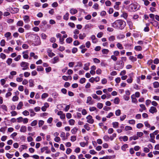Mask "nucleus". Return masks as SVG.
<instances>
[{
  "label": "nucleus",
  "mask_w": 159,
  "mask_h": 159,
  "mask_svg": "<svg viewBox=\"0 0 159 159\" xmlns=\"http://www.w3.org/2000/svg\"><path fill=\"white\" fill-rule=\"evenodd\" d=\"M128 15L127 13L125 12H124L122 13V14L121 15V17H123L125 19H126L127 18Z\"/></svg>",
  "instance_id": "58"
},
{
  "label": "nucleus",
  "mask_w": 159,
  "mask_h": 159,
  "mask_svg": "<svg viewBox=\"0 0 159 159\" xmlns=\"http://www.w3.org/2000/svg\"><path fill=\"white\" fill-rule=\"evenodd\" d=\"M116 46L118 48L120 49H122L123 48L122 44L120 43H117Z\"/></svg>",
  "instance_id": "40"
},
{
  "label": "nucleus",
  "mask_w": 159,
  "mask_h": 159,
  "mask_svg": "<svg viewBox=\"0 0 159 159\" xmlns=\"http://www.w3.org/2000/svg\"><path fill=\"white\" fill-rule=\"evenodd\" d=\"M48 96V93H43L41 96V98L42 99L45 98H46Z\"/></svg>",
  "instance_id": "54"
},
{
  "label": "nucleus",
  "mask_w": 159,
  "mask_h": 159,
  "mask_svg": "<svg viewBox=\"0 0 159 159\" xmlns=\"http://www.w3.org/2000/svg\"><path fill=\"white\" fill-rule=\"evenodd\" d=\"M38 121L37 120H34L31 123V125L32 126H35L37 124Z\"/></svg>",
  "instance_id": "46"
},
{
  "label": "nucleus",
  "mask_w": 159,
  "mask_h": 159,
  "mask_svg": "<svg viewBox=\"0 0 159 159\" xmlns=\"http://www.w3.org/2000/svg\"><path fill=\"white\" fill-rule=\"evenodd\" d=\"M23 20L25 23H27L30 21V17L27 15H25L23 17Z\"/></svg>",
  "instance_id": "14"
},
{
  "label": "nucleus",
  "mask_w": 159,
  "mask_h": 159,
  "mask_svg": "<svg viewBox=\"0 0 159 159\" xmlns=\"http://www.w3.org/2000/svg\"><path fill=\"white\" fill-rule=\"evenodd\" d=\"M0 107L1 108L3 111H7L8 110L7 106L5 105H0Z\"/></svg>",
  "instance_id": "18"
},
{
  "label": "nucleus",
  "mask_w": 159,
  "mask_h": 159,
  "mask_svg": "<svg viewBox=\"0 0 159 159\" xmlns=\"http://www.w3.org/2000/svg\"><path fill=\"white\" fill-rule=\"evenodd\" d=\"M103 106V105L102 103H98L97 104V107L100 109H102Z\"/></svg>",
  "instance_id": "52"
},
{
  "label": "nucleus",
  "mask_w": 159,
  "mask_h": 159,
  "mask_svg": "<svg viewBox=\"0 0 159 159\" xmlns=\"http://www.w3.org/2000/svg\"><path fill=\"white\" fill-rule=\"evenodd\" d=\"M121 4L120 2H117L115 3V5L114 6V8L118 10L119 9V6Z\"/></svg>",
  "instance_id": "17"
},
{
  "label": "nucleus",
  "mask_w": 159,
  "mask_h": 159,
  "mask_svg": "<svg viewBox=\"0 0 159 159\" xmlns=\"http://www.w3.org/2000/svg\"><path fill=\"white\" fill-rule=\"evenodd\" d=\"M66 42L68 43H70L72 41V39L71 38H67L66 40Z\"/></svg>",
  "instance_id": "61"
},
{
  "label": "nucleus",
  "mask_w": 159,
  "mask_h": 159,
  "mask_svg": "<svg viewBox=\"0 0 159 159\" xmlns=\"http://www.w3.org/2000/svg\"><path fill=\"white\" fill-rule=\"evenodd\" d=\"M132 95L134 96V98H139L140 96V93L139 92H136L134 94H133Z\"/></svg>",
  "instance_id": "37"
},
{
  "label": "nucleus",
  "mask_w": 159,
  "mask_h": 159,
  "mask_svg": "<svg viewBox=\"0 0 159 159\" xmlns=\"http://www.w3.org/2000/svg\"><path fill=\"white\" fill-rule=\"evenodd\" d=\"M69 125H74L75 120L72 119H70L69 120Z\"/></svg>",
  "instance_id": "41"
},
{
  "label": "nucleus",
  "mask_w": 159,
  "mask_h": 159,
  "mask_svg": "<svg viewBox=\"0 0 159 159\" xmlns=\"http://www.w3.org/2000/svg\"><path fill=\"white\" fill-rule=\"evenodd\" d=\"M30 112V116L31 117L34 116L36 113H35L33 109H30L29 110Z\"/></svg>",
  "instance_id": "26"
},
{
  "label": "nucleus",
  "mask_w": 159,
  "mask_h": 159,
  "mask_svg": "<svg viewBox=\"0 0 159 159\" xmlns=\"http://www.w3.org/2000/svg\"><path fill=\"white\" fill-rule=\"evenodd\" d=\"M134 96L131 95V98L132 100V102L135 104H137L138 103V101L137 99L134 97Z\"/></svg>",
  "instance_id": "21"
},
{
  "label": "nucleus",
  "mask_w": 159,
  "mask_h": 159,
  "mask_svg": "<svg viewBox=\"0 0 159 159\" xmlns=\"http://www.w3.org/2000/svg\"><path fill=\"white\" fill-rule=\"evenodd\" d=\"M122 139L125 142L128 140V137L126 136H125L123 137L121 136L119 138V139Z\"/></svg>",
  "instance_id": "33"
},
{
  "label": "nucleus",
  "mask_w": 159,
  "mask_h": 159,
  "mask_svg": "<svg viewBox=\"0 0 159 159\" xmlns=\"http://www.w3.org/2000/svg\"><path fill=\"white\" fill-rule=\"evenodd\" d=\"M93 26V25L91 24H86L85 26V29H86L92 28Z\"/></svg>",
  "instance_id": "34"
},
{
  "label": "nucleus",
  "mask_w": 159,
  "mask_h": 159,
  "mask_svg": "<svg viewBox=\"0 0 159 159\" xmlns=\"http://www.w3.org/2000/svg\"><path fill=\"white\" fill-rule=\"evenodd\" d=\"M11 33L9 32H7L4 34V36L6 37L7 40L10 39L11 38Z\"/></svg>",
  "instance_id": "9"
},
{
  "label": "nucleus",
  "mask_w": 159,
  "mask_h": 159,
  "mask_svg": "<svg viewBox=\"0 0 159 159\" xmlns=\"http://www.w3.org/2000/svg\"><path fill=\"white\" fill-rule=\"evenodd\" d=\"M128 123L131 125H134L135 123V121L134 120H130L128 121Z\"/></svg>",
  "instance_id": "62"
},
{
  "label": "nucleus",
  "mask_w": 159,
  "mask_h": 159,
  "mask_svg": "<svg viewBox=\"0 0 159 159\" xmlns=\"http://www.w3.org/2000/svg\"><path fill=\"white\" fill-rule=\"evenodd\" d=\"M111 101H113L114 103L116 104H118L120 102V100L118 97H116L114 100L111 99Z\"/></svg>",
  "instance_id": "11"
},
{
  "label": "nucleus",
  "mask_w": 159,
  "mask_h": 159,
  "mask_svg": "<svg viewBox=\"0 0 159 159\" xmlns=\"http://www.w3.org/2000/svg\"><path fill=\"white\" fill-rule=\"evenodd\" d=\"M129 59L132 62H133L137 61V58L133 56H130L129 57Z\"/></svg>",
  "instance_id": "27"
},
{
  "label": "nucleus",
  "mask_w": 159,
  "mask_h": 159,
  "mask_svg": "<svg viewBox=\"0 0 159 159\" xmlns=\"http://www.w3.org/2000/svg\"><path fill=\"white\" fill-rule=\"evenodd\" d=\"M33 37L34 38V40L33 44L34 46H38L41 44V42L39 36L37 34L33 35Z\"/></svg>",
  "instance_id": "3"
},
{
  "label": "nucleus",
  "mask_w": 159,
  "mask_h": 159,
  "mask_svg": "<svg viewBox=\"0 0 159 159\" xmlns=\"http://www.w3.org/2000/svg\"><path fill=\"white\" fill-rule=\"evenodd\" d=\"M65 134L64 132H62L60 134V136L62 138V139L63 140L66 139L65 137Z\"/></svg>",
  "instance_id": "48"
},
{
  "label": "nucleus",
  "mask_w": 159,
  "mask_h": 159,
  "mask_svg": "<svg viewBox=\"0 0 159 159\" xmlns=\"http://www.w3.org/2000/svg\"><path fill=\"white\" fill-rule=\"evenodd\" d=\"M89 110L90 111H98V109L95 107H90L89 108Z\"/></svg>",
  "instance_id": "43"
},
{
  "label": "nucleus",
  "mask_w": 159,
  "mask_h": 159,
  "mask_svg": "<svg viewBox=\"0 0 159 159\" xmlns=\"http://www.w3.org/2000/svg\"><path fill=\"white\" fill-rule=\"evenodd\" d=\"M52 63L55 64L59 61V57H54L52 60Z\"/></svg>",
  "instance_id": "23"
},
{
  "label": "nucleus",
  "mask_w": 159,
  "mask_h": 159,
  "mask_svg": "<svg viewBox=\"0 0 159 159\" xmlns=\"http://www.w3.org/2000/svg\"><path fill=\"white\" fill-rule=\"evenodd\" d=\"M84 127L86 130L88 131H89L90 129L89 124L87 123L84 125Z\"/></svg>",
  "instance_id": "42"
},
{
  "label": "nucleus",
  "mask_w": 159,
  "mask_h": 159,
  "mask_svg": "<svg viewBox=\"0 0 159 159\" xmlns=\"http://www.w3.org/2000/svg\"><path fill=\"white\" fill-rule=\"evenodd\" d=\"M153 85L154 88H157L159 86V83L158 82H155L153 83Z\"/></svg>",
  "instance_id": "49"
},
{
  "label": "nucleus",
  "mask_w": 159,
  "mask_h": 159,
  "mask_svg": "<svg viewBox=\"0 0 159 159\" xmlns=\"http://www.w3.org/2000/svg\"><path fill=\"white\" fill-rule=\"evenodd\" d=\"M70 12L71 15H74L78 12V10L74 8H71L70 10Z\"/></svg>",
  "instance_id": "10"
},
{
  "label": "nucleus",
  "mask_w": 159,
  "mask_h": 159,
  "mask_svg": "<svg viewBox=\"0 0 159 159\" xmlns=\"http://www.w3.org/2000/svg\"><path fill=\"white\" fill-rule=\"evenodd\" d=\"M23 21L22 20H20L17 22L16 25L18 26H22L23 25Z\"/></svg>",
  "instance_id": "30"
},
{
  "label": "nucleus",
  "mask_w": 159,
  "mask_h": 159,
  "mask_svg": "<svg viewBox=\"0 0 159 159\" xmlns=\"http://www.w3.org/2000/svg\"><path fill=\"white\" fill-rule=\"evenodd\" d=\"M29 86L30 87H33L34 86V81L33 80L30 79L29 80Z\"/></svg>",
  "instance_id": "16"
},
{
  "label": "nucleus",
  "mask_w": 159,
  "mask_h": 159,
  "mask_svg": "<svg viewBox=\"0 0 159 159\" xmlns=\"http://www.w3.org/2000/svg\"><path fill=\"white\" fill-rule=\"evenodd\" d=\"M121 114V111L120 109L117 110L115 111V114L116 116H119Z\"/></svg>",
  "instance_id": "47"
},
{
  "label": "nucleus",
  "mask_w": 159,
  "mask_h": 159,
  "mask_svg": "<svg viewBox=\"0 0 159 159\" xmlns=\"http://www.w3.org/2000/svg\"><path fill=\"white\" fill-rule=\"evenodd\" d=\"M37 70L38 71H41L43 70V68L41 66H38L37 68Z\"/></svg>",
  "instance_id": "51"
},
{
  "label": "nucleus",
  "mask_w": 159,
  "mask_h": 159,
  "mask_svg": "<svg viewBox=\"0 0 159 159\" xmlns=\"http://www.w3.org/2000/svg\"><path fill=\"white\" fill-rule=\"evenodd\" d=\"M150 136L151 138L150 140V141L154 143H155V141L154 140L155 137V136L153 134H150Z\"/></svg>",
  "instance_id": "13"
},
{
  "label": "nucleus",
  "mask_w": 159,
  "mask_h": 159,
  "mask_svg": "<svg viewBox=\"0 0 159 159\" xmlns=\"http://www.w3.org/2000/svg\"><path fill=\"white\" fill-rule=\"evenodd\" d=\"M143 151L145 153H148L149 152L150 149L147 147H144L143 149Z\"/></svg>",
  "instance_id": "63"
},
{
  "label": "nucleus",
  "mask_w": 159,
  "mask_h": 159,
  "mask_svg": "<svg viewBox=\"0 0 159 159\" xmlns=\"http://www.w3.org/2000/svg\"><path fill=\"white\" fill-rule=\"evenodd\" d=\"M86 36V34L85 33L80 34L79 35V39H83Z\"/></svg>",
  "instance_id": "20"
},
{
  "label": "nucleus",
  "mask_w": 159,
  "mask_h": 159,
  "mask_svg": "<svg viewBox=\"0 0 159 159\" xmlns=\"http://www.w3.org/2000/svg\"><path fill=\"white\" fill-rule=\"evenodd\" d=\"M44 123V121L43 120H40L39 121L38 125L39 127H41Z\"/></svg>",
  "instance_id": "55"
},
{
  "label": "nucleus",
  "mask_w": 159,
  "mask_h": 159,
  "mask_svg": "<svg viewBox=\"0 0 159 159\" xmlns=\"http://www.w3.org/2000/svg\"><path fill=\"white\" fill-rule=\"evenodd\" d=\"M23 106V103L22 102H20L18 104L16 108L17 110H19L22 108V107Z\"/></svg>",
  "instance_id": "15"
},
{
  "label": "nucleus",
  "mask_w": 159,
  "mask_h": 159,
  "mask_svg": "<svg viewBox=\"0 0 159 159\" xmlns=\"http://www.w3.org/2000/svg\"><path fill=\"white\" fill-rule=\"evenodd\" d=\"M92 97L95 99H98V100H100V98H99V97L95 94H93L92 95Z\"/></svg>",
  "instance_id": "53"
},
{
  "label": "nucleus",
  "mask_w": 159,
  "mask_h": 159,
  "mask_svg": "<svg viewBox=\"0 0 159 159\" xmlns=\"http://www.w3.org/2000/svg\"><path fill=\"white\" fill-rule=\"evenodd\" d=\"M152 24L154 26L157 27L158 26V22L155 20H153L152 22H151Z\"/></svg>",
  "instance_id": "39"
},
{
  "label": "nucleus",
  "mask_w": 159,
  "mask_h": 159,
  "mask_svg": "<svg viewBox=\"0 0 159 159\" xmlns=\"http://www.w3.org/2000/svg\"><path fill=\"white\" fill-rule=\"evenodd\" d=\"M30 75V73L28 72H25L24 73V76L25 77H29Z\"/></svg>",
  "instance_id": "56"
},
{
  "label": "nucleus",
  "mask_w": 159,
  "mask_h": 159,
  "mask_svg": "<svg viewBox=\"0 0 159 159\" xmlns=\"http://www.w3.org/2000/svg\"><path fill=\"white\" fill-rule=\"evenodd\" d=\"M6 157L8 158H9V159L11 158L13 156V154H9V153H7L6 154Z\"/></svg>",
  "instance_id": "60"
},
{
  "label": "nucleus",
  "mask_w": 159,
  "mask_h": 159,
  "mask_svg": "<svg viewBox=\"0 0 159 159\" xmlns=\"http://www.w3.org/2000/svg\"><path fill=\"white\" fill-rule=\"evenodd\" d=\"M12 61V59L11 58H8L7 61L6 63L8 66H10L11 65Z\"/></svg>",
  "instance_id": "32"
},
{
  "label": "nucleus",
  "mask_w": 159,
  "mask_h": 159,
  "mask_svg": "<svg viewBox=\"0 0 159 159\" xmlns=\"http://www.w3.org/2000/svg\"><path fill=\"white\" fill-rule=\"evenodd\" d=\"M11 12L13 13H16L18 12L19 11L18 8H14L11 9Z\"/></svg>",
  "instance_id": "28"
},
{
  "label": "nucleus",
  "mask_w": 159,
  "mask_h": 159,
  "mask_svg": "<svg viewBox=\"0 0 159 159\" xmlns=\"http://www.w3.org/2000/svg\"><path fill=\"white\" fill-rule=\"evenodd\" d=\"M90 64L89 63H85L84 65V67L83 68L84 69L86 70H89V66H90Z\"/></svg>",
  "instance_id": "22"
},
{
  "label": "nucleus",
  "mask_w": 159,
  "mask_h": 159,
  "mask_svg": "<svg viewBox=\"0 0 159 159\" xmlns=\"http://www.w3.org/2000/svg\"><path fill=\"white\" fill-rule=\"evenodd\" d=\"M30 56L31 57H33L34 59H37L38 58V56L37 55H35L34 52H31L30 54Z\"/></svg>",
  "instance_id": "29"
},
{
  "label": "nucleus",
  "mask_w": 159,
  "mask_h": 159,
  "mask_svg": "<svg viewBox=\"0 0 159 159\" xmlns=\"http://www.w3.org/2000/svg\"><path fill=\"white\" fill-rule=\"evenodd\" d=\"M27 129V128L25 126L22 125L21 126L20 131L21 132H25Z\"/></svg>",
  "instance_id": "19"
},
{
  "label": "nucleus",
  "mask_w": 159,
  "mask_h": 159,
  "mask_svg": "<svg viewBox=\"0 0 159 159\" xmlns=\"http://www.w3.org/2000/svg\"><path fill=\"white\" fill-rule=\"evenodd\" d=\"M128 145L127 144H125L121 147V149L123 151H125L126 148H128Z\"/></svg>",
  "instance_id": "35"
},
{
  "label": "nucleus",
  "mask_w": 159,
  "mask_h": 159,
  "mask_svg": "<svg viewBox=\"0 0 159 159\" xmlns=\"http://www.w3.org/2000/svg\"><path fill=\"white\" fill-rule=\"evenodd\" d=\"M113 127L114 128H117L118 127L119 123L118 122H114L112 123Z\"/></svg>",
  "instance_id": "44"
},
{
  "label": "nucleus",
  "mask_w": 159,
  "mask_h": 159,
  "mask_svg": "<svg viewBox=\"0 0 159 159\" xmlns=\"http://www.w3.org/2000/svg\"><path fill=\"white\" fill-rule=\"evenodd\" d=\"M149 111L151 113L153 114L157 112V110L156 108L153 106L151 107L149 110Z\"/></svg>",
  "instance_id": "8"
},
{
  "label": "nucleus",
  "mask_w": 159,
  "mask_h": 159,
  "mask_svg": "<svg viewBox=\"0 0 159 159\" xmlns=\"http://www.w3.org/2000/svg\"><path fill=\"white\" fill-rule=\"evenodd\" d=\"M22 114L25 116H27L29 115V112L27 110H25L23 111L22 113Z\"/></svg>",
  "instance_id": "64"
},
{
  "label": "nucleus",
  "mask_w": 159,
  "mask_h": 159,
  "mask_svg": "<svg viewBox=\"0 0 159 159\" xmlns=\"http://www.w3.org/2000/svg\"><path fill=\"white\" fill-rule=\"evenodd\" d=\"M134 49L136 51H141L142 49V47L140 46H135Z\"/></svg>",
  "instance_id": "24"
},
{
  "label": "nucleus",
  "mask_w": 159,
  "mask_h": 159,
  "mask_svg": "<svg viewBox=\"0 0 159 159\" xmlns=\"http://www.w3.org/2000/svg\"><path fill=\"white\" fill-rule=\"evenodd\" d=\"M99 5L97 3L94 4L93 6V8L95 10H98V9Z\"/></svg>",
  "instance_id": "59"
},
{
  "label": "nucleus",
  "mask_w": 159,
  "mask_h": 159,
  "mask_svg": "<svg viewBox=\"0 0 159 159\" xmlns=\"http://www.w3.org/2000/svg\"><path fill=\"white\" fill-rule=\"evenodd\" d=\"M109 52V50L107 49H103L102 50V53L103 54H107Z\"/></svg>",
  "instance_id": "36"
},
{
  "label": "nucleus",
  "mask_w": 159,
  "mask_h": 159,
  "mask_svg": "<svg viewBox=\"0 0 159 159\" xmlns=\"http://www.w3.org/2000/svg\"><path fill=\"white\" fill-rule=\"evenodd\" d=\"M139 139V138L138 136H133L129 138V140L130 141H131L133 140H135Z\"/></svg>",
  "instance_id": "31"
},
{
  "label": "nucleus",
  "mask_w": 159,
  "mask_h": 159,
  "mask_svg": "<svg viewBox=\"0 0 159 159\" xmlns=\"http://www.w3.org/2000/svg\"><path fill=\"white\" fill-rule=\"evenodd\" d=\"M115 39V37L113 35H111L108 38L109 41L110 42H113Z\"/></svg>",
  "instance_id": "25"
},
{
  "label": "nucleus",
  "mask_w": 159,
  "mask_h": 159,
  "mask_svg": "<svg viewBox=\"0 0 159 159\" xmlns=\"http://www.w3.org/2000/svg\"><path fill=\"white\" fill-rule=\"evenodd\" d=\"M123 98L124 99L125 101H128L130 98L129 97V96H127V95H123Z\"/></svg>",
  "instance_id": "57"
},
{
  "label": "nucleus",
  "mask_w": 159,
  "mask_h": 159,
  "mask_svg": "<svg viewBox=\"0 0 159 159\" xmlns=\"http://www.w3.org/2000/svg\"><path fill=\"white\" fill-rule=\"evenodd\" d=\"M69 15L68 12H66L63 16V19L66 20H67L69 19Z\"/></svg>",
  "instance_id": "38"
},
{
  "label": "nucleus",
  "mask_w": 159,
  "mask_h": 159,
  "mask_svg": "<svg viewBox=\"0 0 159 159\" xmlns=\"http://www.w3.org/2000/svg\"><path fill=\"white\" fill-rule=\"evenodd\" d=\"M86 119L87 120V122L89 124H92L94 122V120L93 119L92 116L90 115L87 116Z\"/></svg>",
  "instance_id": "5"
},
{
  "label": "nucleus",
  "mask_w": 159,
  "mask_h": 159,
  "mask_svg": "<svg viewBox=\"0 0 159 159\" xmlns=\"http://www.w3.org/2000/svg\"><path fill=\"white\" fill-rule=\"evenodd\" d=\"M23 57L24 59H27L29 58L28 52V50L24 51L22 52Z\"/></svg>",
  "instance_id": "12"
},
{
  "label": "nucleus",
  "mask_w": 159,
  "mask_h": 159,
  "mask_svg": "<svg viewBox=\"0 0 159 159\" xmlns=\"http://www.w3.org/2000/svg\"><path fill=\"white\" fill-rule=\"evenodd\" d=\"M86 103L89 105H92L93 103V102L92 101V98L91 96H88L87 98Z\"/></svg>",
  "instance_id": "7"
},
{
  "label": "nucleus",
  "mask_w": 159,
  "mask_h": 159,
  "mask_svg": "<svg viewBox=\"0 0 159 159\" xmlns=\"http://www.w3.org/2000/svg\"><path fill=\"white\" fill-rule=\"evenodd\" d=\"M29 63L25 61H22L20 63V66L23 70H25L29 68Z\"/></svg>",
  "instance_id": "4"
},
{
  "label": "nucleus",
  "mask_w": 159,
  "mask_h": 159,
  "mask_svg": "<svg viewBox=\"0 0 159 159\" xmlns=\"http://www.w3.org/2000/svg\"><path fill=\"white\" fill-rule=\"evenodd\" d=\"M124 63L122 61H118L114 65V69L116 70H119L124 67Z\"/></svg>",
  "instance_id": "2"
},
{
  "label": "nucleus",
  "mask_w": 159,
  "mask_h": 159,
  "mask_svg": "<svg viewBox=\"0 0 159 159\" xmlns=\"http://www.w3.org/2000/svg\"><path fill=\"white\" fill-rule=\"evenodd\" d=\"M126 22L120 20H116L112 23V26L114 28L120 30L123 29L126 26Z\"/></svg>",
  "instance_id": "1"
},
{
  "label": "nucleus",
  "mask_w": 159,
  "mask_h": 159,
  "mask_svg": "<svg viewBox=\"0 0 159 159\" xmlns=\"http://www.w3.org/2000/svg\"><path fill=\"white\" fill-rule=\"evenodd\" d=\"M125 131L132 130V128L131 127L129 126H126L125 127Z\"/></svg>",
  "instance_id": "50"
},
{
  "label": "nucleus",
  "mask_w": 159,
  "mask_h": 159,
  "mask_svg": "<svg viewBox=\"0 0 159 159\" xmlns=\"http://www.w3.org/2000/svg\"><path fill=\"white\" fill-rule=\"evenodd\" d=\"M78 130V129L76 127H74L71 130V132L72 134H75Z\"/></svg>",
  "instance_id": "45"
},
{
  "label": "nucleus",
  "mask_w": 159,
  "mask_h": 159,
  "mask_svg": "<svg viewBox=\"0 0 159 159\" xmlns=\"http://www.w3.org/2000/svg\"><path fill=\"white\" fill-rule=\"evenodd\" d=\"M127 23L130 29L132 30L135 29L134 27L133 26V23L131 21L128 20L127 21Z\"/></svg>",
  "instance_id": "6"
}]
</instances>
